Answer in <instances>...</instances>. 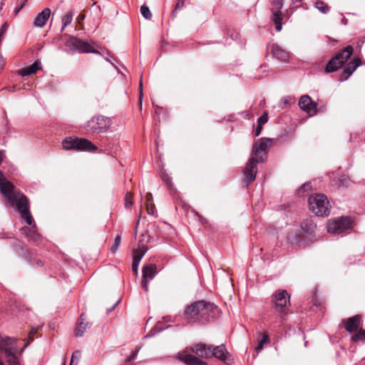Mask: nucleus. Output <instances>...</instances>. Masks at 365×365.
<instances>
[{
    "label": "nucleus",
    "instance_id": "4be33fe9",
    "mask_svg": "<svg viewBox=\"0 0 365 365\" xmlns=\"http://www.w3.org/2000/svg\"><path fill=\"white\" fill-rule=\"evenodd\" d=\"M360 65L361 60L359 58H354L350 61L343 71V74L345 76V80H346Z\"/></svg>",
    "mask_w": 365,
    "mask_h": 365
},
{
    "label": "nucleus",
    "instance_id": "6e6552de",
    "mask_svg": "<svg viewBox=\"0 0 365 365\" xmlns=\"http://www.w3.org/2000/svg\"><path fill=\"white\" fill-rule=\"evenodd\" d=\"M352 223L350 217H342L329 222L327 226V231L333 235H339L351 230L353 228Z\"/></svg>",
    "mask_w": 365,
    "mask_h": 365
},
{
    "label": "nucleus",
    "instance_id": "8fccbe9b",
    "mask_svg": "<svg viewBox=\"0 0 365 365\" xmlns=\"http://www.w3.org/2000/svg\"><path fill=\"white\" fill-rule=\"evenodd\" d=\"M36 332V329L35 328H33V329L31 330V331H30V333H29V338L31 339V340H32L31 336H33Z\"/></svg>",
    "mask_w": 365,
    "mask_h": 365
},
{
    "label": "nucleus",
    "instance_id": "9d476101",
    "mask_svg": "<svg viewBox=\"0 0 365 365\" xmlns=\"http://www.w3.org/2000/svg\"><path fill=\"white\" fill-rule=\"evenodd\" d=\"M289 295L287 290H278L273 295V302L277 312L284 315L287 314V304L289 302Z\"/></svg>",
    "mask_w": 365,
    "mask_h": 365
},
{
    "label": "nucleus",
    "instance_id": "09e8293b",
    "mask_svg": "<svg viewBox=\"0 0 365 365\" xmlns=\"http://www.w3.org/2000/svg\"><path fill=\"white\" fill-rule=\"evenodd\" d=\"M119 302H120V299H118V300L115 302V304L113 305V307H110V309H108L107 312H112V311L115 308V307L118 304V303H119Z\"/></svg>",
    "mask_w": 365,
    "mask_h": 365
},
{
    "label": "nucleus",
    "instance_id": "79ce46f5",
    "mask_svg": "<svg viewBox=\"0 0 365 365\" xmlns=\"http://www.w3.org/2000/svg\"><path fill=\"white\" fill-rule=\"evenodd\" d=\"M139 351V349H136L135 351H133L132 354L128 358L127 361H130L131 360L134 359Z\"/></svg>",
    "mask_w": 365,
    "mask_h": 365
},
{
    "label": "nucleus",
    "instance_id": "e433bc0d",
    "mask_svg": "<svg viewBox=\"0 0 365 365\" xmlns=\"http://www.w3.org/2000/svg\"><path fill=\"white\" fill-rule=\"evenodd\" d=\"M310 182H305L304 183L301 187H299L297 190V193L300 195H302L304 192L308 190L309 189H310Z\"/></svg>",
    "mask_w": 365,
    "mask_h": 365
},
{
    "label": "nucleus",
    "instance_id": "a19ab883",
    "mask_svg": "<svg viewBox=\"0 0 365 365\" xmlns=\"http://www.w3.org/2000/svg\"><path fill=\"white\" fill-rule=\"evenodd\" d=\"M268 120L267 113H264L262 116L258 118V124L262 125L267 123Z\"/></svg>",
    "mask_w": 365,
    "mask_h": 365
},
{
    "label": "nucleus",
    "instance_id": "13d9d810",
    "mask_svg": "<svg viewBox=\"0 0 365 365\" xmlns=\"http://www.w3.org/2000/svg\"><path fill=\"white\" fill-rule=\"evenodd\" d=\"M302 0H296V1H301Z\"/></svg>",
    "mask_w": 365,
    "mask_h": 365
},
{
    "label": "nucleus",
    "instance_id": "f704fd0d",
    "mask_svg": "<svg viewBox=\"0 0 365 365\" xmlns=\"http://www.w3.org/2000/svg\"><path fill=\"white\" fill-rule=\"evenodd\" d=\"M161 178H162V180H163V182L167 185L168 188L170 190H172L173 187V184L172 182L171 178L167 174H163Z\"/></svg>",
    "mask_w": 365,
    "mask_h": 365
},
{
    "label": "nucleus",
    "instance_id": "5fc2aeb1",
    "mask_svg": "<svg viewBox=\"0 0 365 365\" xmlns=\"http://www.w3.org/2000/svg\"><path fill=\"white\" fill-rule=\"evenodd\" d=\"M158 109H160V108L159 106H156V108H155V113H158V111H157Z\"/></svg>",
    "mask_w": 365,
    "mask_h": 365
},
{
    "label": "nucleus",
    "instance_id": "f257e3e1",
    "mask_svg": "<svg viewBox=\"0 0 365 365\" xmlns=\"http://www.w3.org/2000/svg\"><path fill=\"white\" fill-rule=\"evenodd\" d=\"M0 191L8 203L20 213L26 222L29 225H32L31 228H24V230L29 240L36 241L39 238V235L36 232L35 225H33L34 219L29 211V200L16 188L11 182L4 178L1 171H0Z\"/></svg>",
    "mask_w": 365,
    "mask_h": 365
},
{
    "label": "nucleus",
    "instance_id": "7ed1b4c3",
    "mask_svg": "<svg viewBox=\"0 0 365 365\" xmlns=\"http://www.w3.org/2000/svg\"><path fill=\"white\" fill-rule=\"evenodd\" d=\"M63 149L66 150H74L89 153H98V148L88 139L78 137H66L62 142Z\"/></svg>",
    "mask_w": 365,
    "mask_h": 365
},
{
    "label": "nucleus",
    "instance_id": "c9c22d12",
    "mask_svg": "<svg viewBox=\"0 0 365 365\" xmlns=\"http://www.w3.org/2000/svg\"><path fill=\"white\" fill-rule=\"evenodd\" d=\"M81 357V352L76 351L73 353L71 360L69 365H78V361Z\"/></svg>",
    "mask_w": 365,
    "mask_h": 365
},
{
    "label": "nucleus",
    "instance_id": "4c0bfd02",
    "mask_svg": "<svg viewBox=\"0 0 365 365\" xmlns=\"http://www.w3.org/2000/svg\"><path fill=\"white\" fill-rule=\"evenodd\" d=\"M120 240H121L120 236L117 235L115 238L114 244L110 247V251L112 252H115L117 250V249L120 243Z\"/></svg>",
    "mask_w": 365,
    "mask_h": 365
},
{
    "label": "nucleus",
    "instance_id": "b1692460",
    "mask_svg": "<svg viewBox=\"0 0 365 365\" xmlns=\"http://www.w3.org/2000/svg\"><path fill=\"white\" fill-rule=\"evenodd\" d=\"M296 101V99L294 97L292 96H285L280 99L277 104V107L279 109H285L288 107H289L291 105L294 104Z\"/></svg>",
    "mask_w": 365,
    "mask_h": 365
},
{
    "label": "nucleus",
    "instance_id": "c85d7f7f",
    "mask_svg": "<svg viewBox=\"0 0 365 365\" xmlns=\"http://www.w3.org/2000/svg\"><path fill=\"white\" fill-rule=\"evenodd\" d=\"M73 14L72 11L67 12L62 18V29L61 31H63L65 28L69 25L73 21Z\"/></svg>",
    "mask_w": 365,
    "mask_h": 365
},
{
    "label": "nucleus",
    "instance_id": "3c124183",
    "mask_svg": "<svg viewBox=\"0 0 365 365\" xmlns=\"http://www.w3.org/2000/svg\"><path fill=\"white\" fill-rule=\"evenodd\" d=\"M6 158L5 151L0 150V160H4Z\"/></svg>",
    "mask_w": 365,
    "mask_h": 365
},
{
    "label": "nucleus",
    "instance_id": "603ef678",
    "mask_svg": "<svg viewBox=\"0 0 365 365\" xmlns=\"http://www.w3.org/2000/svg\"><path fill=\"white\" fill-rule=\"evenodd\" d=\"M160 324V322H158L156 326H155V328L158 329V331H160L162 330H163V328H161V327H158V326Z\"/></svg>",
    "mask_w": 365,
    "mask_h": 365
},
{
    "label": "nucleus",
    "instance_id": "6e6d98bb",
    "mask_svg": "<svg viewBox=\"0 0 365 365\" xmlns=\"http://www.w3.org/2000/svg\"><path fill=\"white\" fill-rule=\"evenodd\" d=\"M168 317H163V319H165V320H166V321L168 320Z\"/></svg>",
    "mask_w": 365,
    "mask_h": 365
},
{
    "label": "nucleus",
    "instance_id": "2eb2a0df",
    "mask_svg": "<svg viewBox=\"0 0 365 365\" xmlns=\"http://www.w3.org/2000/svg\"><path fill=\"white\" fill-rule=\"evenodd\" d=\"M270 49L273 56L279 61L286 62L289 60V52L284 49L282 47L279 46L278 44H272Z\"/></svg>",
    "mask_w": 365,
    "mask_h": 365
},
{
    "label": "nucleus",
    "instance_id": "2f4dec72",
    "mask_svg": "<svg viewBox=\"0 0 365 365\" xmlns=\"http://www.w3.org/2000/svg\"><path fill=\"white\" fill-rule=\"evenodd\" d=\"M315 7L322 14H327L329 11V7L324 1H319L316 2Z\"/></svg>",
    "mask_w": 365,
    "mask_h": 365
},
{
    "label": "nucleus",
    "instance_id": "37998d69",
    "mask_svg": "<svg viewBox=\"0 0 365 365\" xmlns=\"http://www.w3.org/2000/svg\"><path fill=\"white\" fill-rule=\"evenodd\" d=\"M8 28V24L6 23H4L0 29V38L1 39V36L6 32V29Z\"/></svg>",
    "mask_w": 365,
    "mask_h": 365
},
{
    "label": "nucleus",
    "instance_id": "dca6fc26",
    "mask_svg": "<svg viewBox=\"0 0 365 365\" xmlns=\"http://www.w3.org/2000/svg\"><path fill=\"white\" fill-rule=\"evenodd\" d=\"M361 316L355 315L347 319L343 320L345 329L350 333L356 331L360 325Z\"/></svg>",
    "mask_w": 365,
    "mask_h": 365
},
{
    "label": "nucleus",
    "instance_id": "c03bdc74",
    "mask_svg": "<svg viewBox=\"0 0 365 365\" xmlns=\"http://www.w3.org/2000/svg\"><path fill=\"white\" fill-rule=\"evenodd\" d=\"M149 282H150V280L145 279H143V281H142V286L146 292L148 291Z\"/></svg>",
    "mask_w": 365,
    "mask_h": 365
},
{
    "label": "nucleus",
    "instance_id": "20e7f679",
    "mask_svg": "<svg viewBox=\"0 0 365 365\" xmlns=\"http://www.w3.org/2000/svg\"><path fill=\"white\" fill-rule=\"evenodd\" d=\"M309 210L317 216H328L331 205L327 197L324 194H314L309 198Z\"/></svg>",
    "mask_w": 365,
    "mask_h": 365
},
{
    "label": "nucleus",
    "instance_id": "c756f323",
    "mask_svg": "<svg viewBox=\"0 0 365 365\" xmlns=\"http://www.w3.org/2000/svg\"><path fill=\"white\" fill-rule=\"evenodd\" d=\"M302 228L305 231V232L311 234L316 229V225L312 221H307L302 225Z\"/></svg>",
    "mask_w": 365,
    "mask_h": 365
},
{
    "label": "nucleus",
    "instance_id": "39448f33",
    "mask_svg": "<svg viewBox=\"0 0 365 365\" xmlns=\"http://www.w3.org/2000/svg\"><path fill=\"white\" fill-rule=\"evenodd\" d=\"M354 51L351 46H348L329 60L324 68V73H329L340 68L351 57Z\"/></svg>",
    "mask_w": 365,
    "mask_h": 365
},
{
    "label": "nucleus",
    "instance_id": "9b49d317",
    "mask_svg": "<svg viewBox=\"0 0 365 365\" xmlns=\"http://www.w3.org/2000/svg\"><path fill=\"white\" fill-rule=\"evenodd\" d=\"M13 351H18L16 339L9 336H0V352L6 356Z\"/></svg>",
    "mask_w": 365,
    "mask_h": 365
},
{
    "label": "nucleus",
    "instance_id": "58836bf2",
    "mask_svg": "<svg viewBox=\"0 0 365 365\" xmlns=\"http://www.w3.org/2000/svg\"><path fill=\"white\" fill-rule=\"evenodd\" d=\"M272 5L274 6V10L276 9V11H280V9L282 8L283 6V1L282 0H274L272 2Z\"/></svg>",
    "mask_w": 365,
    "mask_h": 365
},
{
    "label": "nucleus",
    "instance_id": "49530a36",
    "mask_svg": "<svg viewBox=\"0 0 365 365\" xmlns=\"http://www.w3.org/2000/svg\"><path fill=\"white\" fill-rule=\"evenodd\" d=\"M262 129V125L258 124L257 127L255 130V136H258L260 135Z\"/></svg>",
    "mask_w": 365,
    "mask_h": 365
},
{
    "label": "nucleus",
    "instance_id": "4468645a",
    "mask_svg": "<svg viewBox=\"0 0 365 365\" xmlns=\"http://www.w3.org/2000/svg\"><path fill=\"white\" fill-rule=\"evenodd\" d=\"M191 351L201 358H209L212 356V345L198 343L191 347Z\"/></svg>",
    "mask_w": 365,
    "mask_h": 365
},
{
    "label": "nucleus",
    "instance_id": "1a4fd4ad",
    "mask_svg": "<svg viewBox=\"0 0 365 365\" xmlns=\"http://www.w3.org/2000/svg\"><path fill=\"white\" fill-rule=\"evenodd\" d=\"M66 46L73 51H78L81 53H99L91 44L73 36H69L66 41Z\"/></svg>",
    "mask_w": 365,
    "mask_h": 365
},
{
    "label": "nucleus",
    "instance_id": "412c9836",
    "mask_svg": "<svg viewBox=\"0 0 365 365\" xmlns=\"http://www.w3.org/2000/svg\"><path fill=\"white\" fill-rule=\"evenodd\" d=\"M143 279L152 280L157 274V267L154 264H149L143 267Z\"/></svg>",
    "mask_w": 365,
    "mask_h": 365
},
{
    "label": "nucleus",
    "instance_id": "f8f14e48",
    "mask_svg": "<svg viewBox=\"0 0 365 365\" xmlns=\"http://www.w3.org/2000/svg\"><path fill=\"white\" fill-rule=\"evenodd\" d=\"M299 106L309 115H314L317 113V103H314L307 95H304L299 98Z\"/></svg>",
    "mask_w": 365,
    "mask_h": 365
},
{
    "label": "nucleus",
    "instance_id": "423d86ee",
    "mask_svg": "<svg viewBox=\"0 0 365 365\" xmlns=\"http://www.w3.org/2000/svg\"><path fill=\"white\" fill-rule=\"evenodd\" d=\"M277 141V139L267 138L256 140L252 147V156L249 160H264L271 146Z\"/></svg>",
    "mask_w": 365,
    "mask_h": 365
},
{
    "label": "nucleus",
    "instance_id": "473e14b6",
    "mask_svg": "<svg viewBox=\"0 0 365 365\" xmlns=\"http://www.w3.org/2000/svg\"><path fill=\"white\" fill-rule=\"evenodd\" d=\"M269 341V336L267 334L264 333L261 340L259 341L258 344L256 347V350L257 352L260 351L263 349V346L265 343Z\"/></svg>",
    "mask_w": 365,
    "mask_h": 365
},
{
    "label": "nucleus",
    "instance_id": "f03ea898",
    "mask_svg": "<svg viewBox=\"0 0 365 365\" xmlns=\"http://www.w3.org/2000/svg\"><path fill=\"white\" fill-rule=\"evenodd\" d=\"M220 314V309L214 304L197 301L187 306L185 315L190 323H205L215 319Z\"/></svg>",
    "mask_w": 365,
    "mask_h": 365
},
{
    "label": "nucleus",
    "instance_id": "864d4df0",
    "mask_svg": "<svg viewBox=\"0 0 365 365\" xmlns=\"http://www.w3.org/2000/svg\"><path fill=\"white\" fill-rule=\"evenodd\" d=\"M21 9V6H20L19 8L16 9V13H18Z\"/></svg>",
    "mask_w": 365,
    "mask_h": 365
},
{
    "label": "nucleus",
    "instance_id": "7c9ffc66",
    "mask_svg": "<svg viewBox=\"0 0 365 365\" xmlns=\"http://www.w3.org/2000/svg\"><path fill=\"white\" fill-rule=\"evenodd\" d=\"M351 340L354 341H365V330L363 329H359L356 334L351 336Z\"/></svg>",
    "mask_w": 365,
    "mask_h": 365
},
{
    "label": "nucleus",
    "instance_id": "6ab92c4d",
    "mask_svg": "<svg viewBox=\"0 0 365 365\" xmlns=\"http://www.w3.org/2000/svg\"><path fill=\"white\" fill-rule=\"evenodd\" d=\"M179 359L187 365H207V362L202 361L195 356L191 354L182 355Z\"/></svg>",
    "mask_w": 365,
    "mask_h": 365
},
{
    "label": "nucleus",
    "instance_id": "bb28decb",
    "mask_svg": "<svg viewBox=\"0 0 365 365\" xmlns=\"http://www.w3.org/2000/svg\"><path fill=\"white\" fill-rule=\"evenodd\" d=\"M273 13L272 21L274 22L276 26V30L277 31H280L282 30V14L281 11H274V9H272Z\"/></svg>",
    "mask_w": 365,
    "mask_h": 365
},
{
    "label": "nucleus",
    "instance_id": "ddd939ff",
    "mask_svg": "<svg viewBox=\"0 0 365 365\" xmlns=\"http://www.w3.org/2000/svg\"><path fill=\"white\" fill-rule=\"evenodd\" d=\"M258 161H250L244 168L243 182L248 185L255 180L257 173V163Z\"/></svg>",
    "mask_w": 365,
    "mask_h": 365
},
{
    "label": "nucleus",
    "instance_id": "f3484780",
    "mask_svg": "<svg viewBox=\"0 0 365 365\" xmlns=\"http://www.w3.org/2000/svg\"><path fill=\"white\" fill-rule=\"evenodd\" d=\"M51 15V9H44L41 12L38 13L34 20V26L38 28H42L45 26Z\"/></svg>",
    "mask_w": 365,
    "mask_h": 365
},
{
    "label": "nucleus",
    "instance_id": "72a5a7b5",
    "mask_svg": "<svg viewBox=\"0 0 365 365\" xmlns=\"http://www.w3.org/2000/svg\"><path fill=\"white\" fill-rule=\"evenodd\" d=\"M140 13H141L142 16L146 19H150L152 16V14L150 11V9L146 5L141 6Z\"/></svg>",
    "mask_w": 365,
    "mask_h": 365
},
{
    "label": "nucleus",
    "instance_id": "0eeeda50",
    "mask_svg": "<svg viewBox=\"0 0 365 365\" xmlns=\"http://www.w3.org/2000/svg\"><path fill=\"white\" fill-rule=\"evenodd\" d=\"M110 125V118L99 115L88 120L86 123V128L93 133H102L106 132Z\"/></svg>",
    "mask_w": 365,
    "mask_h": 365
},
{
    "label": "nucleus",
    "instance_id": "a211bd4d",
    "mask_svg": "<svg viewBox=\"0 0 365 365\" xmlns=\"http://www.w3.org/2000/svg\"><path fill=\"white\" fill-rule=\"evenodd\" d=\"M228 352L224 344H220L216 347L212 346V356H215L222 361L227 363Z\"/></svg>",
    "mask_w": 365,
    "mask_h": 365
},
{
    "label": "nucleus",
    "instance_id": "de8ad7c7",
    "mask_svg": "<svg viewBox=\"0 0 365 365\" xmlns=\"http://www.w3.org/2000/svg\"><path fill=\"white\" fill-rule=\"evenodd\" d=\"M142 98H143V83L142 81L140 82V106H142Z\"/></svg>",
    "mask_w": 365,
    "mask_h": 365
},
{
    "label": "nucleus",
    "instance_id": "cd10ccee",
    "mask_svg": "<svg viewBox=\"0 0 365 365\" xmlns=\"http://www.w3.org/2000/svg\"><path fill=\"white\" fill-rule=\"evenodd\" d=\"M144 255H145V252H137V253H135V255L133 256V264H132V270L135 274L138 273L139 263Z\"/></svg>",
    "mask_w": 365,
    "mask_h": 365
},
{
    "label": "nucleus",
    "instance_id": "5701e85b",
    "mask_svg": "<svg viewBox=\"0 0 365 365\" xmlns=\"http://www.w3.org/2000/svg\"><path fill=\"white\" fill-rule=\"evenodd\" d=\"M145 205L148 215H155V210L153 202V196L151 193H146Z\"/></svg>",
    "mask_w": 365,
    "mask_h": 365
},
{
    "label": "nucleus",
    "instance_id": "a18cd8bd",
    "mask_svg": "<svg viewBox=\"0 0 365 365\" xmlns=\"http://www.w3.org/2000/svg\"><path fill=\"white\" fill-rule=\"evenodd\" d=\"M183 5H184V0H178V1L176 4L174 11L182 8L183 6Z\"/></svg>",
    "mask_w": 365,
    "mask_h": 365
},
{
    "label": "nucleus",
    "instance_id": "a878e982",
    "mask_svg": "<svg viewBox=\"0 0 365 365\" xmlns=\"http://www.w3.org/2000/svg\"><path fill=\"white\" fill-rule=\"evenodd\" d=\"M351 181L346 175H340L336 182V185L339 188H348L351 185Z\"/></svg>",
    "mask_w": 365,
    "mask_h": 365
},
{
    "label": "nucleus",
    "instance_id": "ea45409f",
    "mask_svg": "<svg viewBox=\"0 0 365 365\" xmlns=\"http://www.w3.org/2000/svg\"><path fill=\"white\" fill-rule=\"evenodd\" d=\"M132 195L128 192L125 197V207H129L133 205Z\"/></svg>",
    "mask_w": 365,
    "mask_h": 365
},
{
    "label": "nucleus",
    "instance_id": "4d7b16f0",
    "mask_svg": "<svg viewBox=\"0 0 365 365\" xmlns=\"http://www.w3.org/2000/svg\"><path fill=\"white\" fill-rule=\"evenodd\" d=\"M140 217V216L139 217ZM140 223V218H138V222H137V225Z\"/></svg>",
    "mask_w": 365,
    "mask_h": 365
},
{
    "label": "nucleus",
    "instance_id": "393cba45",
    "mask_svg": "<svg viewBox=\"0 0 365 365\" xmlns=\"http://www.w3.org/2000/svg\"><path fill=\"white\" fill-rule=\"evenodd\" d=\"M84 314H82L80 317L79 321L77 324V327L76 329V336H82L87 327H88V323H84Z\"/></svg>",
    "mask_w": 365,
    "mask_h": 365
},
{
    "label": "nucleus",
    "instance_id": "aec40b11",
    "mask_svg": "<svg viewBox=\"0 0 365 365\" xmlns=\"http://www.w3.org/2000/svg\"><path fill=\"white\" fill-rule=\"evenodd\" d=\"M41 69V64L39 61H35L33 64L21 68L19 70V73L21 76H30L35 74L37 71Z\"/></svg>",
    "mask_w": 365,
    "mask_h": 365
}]
</instances>
